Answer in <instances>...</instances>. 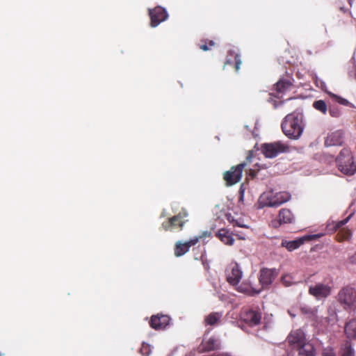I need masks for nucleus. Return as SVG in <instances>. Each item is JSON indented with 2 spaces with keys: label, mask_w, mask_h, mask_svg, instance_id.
<instances>
[{
  "label": "nucleus",
  "mask_w": 356,
  "mask_h": 356,
  "mask_svg": "<svg viewBox=\"0 0 356 356\" xmlns=\"http://www.w3.org/2000/svg\"><path fill=\"white\" fill-rule=\"evenodd\" d=\"M282 129L288 138L298 139L304 129L302 114L297 112L288 114L282 123Z\"/></svg>",
  "instance_id": "1"
},
{
  "label": "nucleus",
  "mask_w": 356,
  "mask_h": 356,
  "mask_svg": "<svg viewBox=\"0 0 356 356\" xmlns=\"http://www.w3.org/2000/svg\"><path fill=\"white\" fill-rule=\"evenodd\" d=\"M290 346L298 350L299 356H314V348L307 341L305 334L301 330H293L287 337Z\"/></svg>",
  "instance_id": "2"
},
{
  "label": "nucleus",
  "mask_w": 356,
  "mask_h": 356,
  "mask_svg": "<svg viewBox=\"0 0 356 356\" xmlns=\"http://www.w3.org/2000/svg\"><path fill=\"white\" fill-rule=\"evenodd\" d=\"M334 282L332 275L326 274L314 284L309 286L308 293L316 300L326 299L332 293Z\"/></svg>",
  "instance_id": "3"
},
{
  "label": "nucleus",
  "mask_w": 356,
  "mask_h": 356,
  "mask_svg": "<svg viewBox=\"0 0 356 356\" xmlns=\"http://www.w3.org/2000/svg\"><path fill=\"white\" fill-rule=\"evenodd\" d=\"M335 161L339 171L346 175H353L356 172V164L354 161L353 153L350 148H343Z\"/></svg>",
  "instance_id": "4"
},
{
  "label": "nucleus",
  "mask_w": 356,
  "mask_h": 356,
  "mask_svg": "<svg viewBox=\"0 0 356 356\" xmlns=\"http://www.w3.org/2000/svg\"><path fill=\"white\" fill-rule=\"evenodd\" d=\"M291 195L285 191L274 193L268 191L260 197V204L263 207H277L290 200Z\"/></svg>",
  "instance_id": "5"
},
{
  "label": "nucleus",
  "mask_w": 356,
  "mask_h": 356,
  "mask_svg": "<svg viewBox=\"0 0 356 356\" xmlns=\"http://www.w3.org/2000/svg\"><path fill=\"white\" fill-rule=\"evenodd\" d=\"M337 301L345 309L356 305V289L350 285L343 286L337 295Z\"/></svg>",
  "instance_id": "6"
},
{
  "label": "nucleus",
  "mask_w": 356,
  "mask_h": 356,
  "mask_svg": "<svg viewBox=\"0 0 356 356\" xmlns=\"http://www.w3.org/2000/svg\"><path fill=\"white\" fill-rule=\"evenodd\" d=\"M261 152L266 158H275L281 153L288 152L289 146L281 141L263 143L260 148Z\"/></svg>",
  "instance_id": "7"
},
{
  "label": "nucleus",
  "mask_w": 356,
  "mask_h": 356,
  "mask_svg": "<svg viewBox=\"0 0 356 356\" xmlns=\"http://www.w3.org/2000/svg\"><path fill=\"white\" fill-rule=\"evenodd\" d=\"M188 216V212L186 209H182L178 214L168 218L161 224V228L165 231H172L173 229L182 230L186 222L184 218Z\"/></svg>",
  "instance_id": "8"
},
{
  "label": "nucleus",
  "mask_w": 356,
  "mask_h": 356,
  "mask_svg": "<svg viewBox=\"0 0 356 356\" xmlns=\"http://www.w3.org/2000/svg\"><path fill=\"white\" fill-rule=\"evenodd\" d=\"M245 165V163H241L236 166H232L229 170L224 172L223 179L227 186L236 184L241 180Z\"/></svg>",
  "instance_id": "9"
},
{
  "label": "nucleus",
  "mask_w": 356,
  "mask_h": 356,
  "mask_svg": "<svg viewBox=\"0 0 356 356\" xmlns=\"http://www.w3.org/2000/svg\"><path fill=\"white\" fill-rule=\"evenodd\" d=\"M243 272L237 262H232L226 269V277L229 284L232 286L237 285L241 281Z\"/></svg>",
  "instance_id": "10"
},
{
  "label": "nucleus",
  "mask_w": 356,
  "mask_h": 356,
  "mask_svg": "<svg viewBox=\"0 0 356 356\" xmlns=\"http://www.w3.org/2000/svg\"><path fill=\"white\" fill-rule=\"evenodd\" d=\"M242 320L250 326H255L260 324L261 313L252 309H244L241 312Z\"/></svg>",
  "instance_id": "11"
},
{
  "label": "nucleus",
  "mask_w": 356,
  "mask_h": 356,
  "mask_svg": "<svg viewBox=\"0 0 356 356\" xmlns=\"http://www.w3.org/2000/svg\"><path fill=\"white\" fill-rule=\"evenodd\" d=\"M149 15L151 19L150 25L152 27L157 26L161 22L165 21L168 17L165 9L161 6H156L153 9H149Z\"/></svg>",
  "instance_id": "12"
},
{
  "label": "nucleus",
  "mask_w": 356,
  "mask_h": 356,
  "mask_svg": "<svg viewBox=\"0 0 356 356\" xmlns=\"http://www.w3.org/2000/svg\"><path fill=\"white\" fill-rule=\"evenodd\" d=\"M278 273L275 268H262L260 270L259 282L263 287H267L273 283Z\"/></svg>",
  "instance_id": "13"
},
{
  "label": "nucleus",
  "mask_w": 356,
  "mask_h": 356,
  "mask_svg": "<svg viewBox=\"0 0 356 356\" xmlns=\"http://www.w3.org/2000/svg\"><path fill=\"white\" fill-rule=\"evenodd\" d=\"M344 140V132L342 130H337L329 133L325 138V146H341Z\"/></svg>",
  "instance_id": "14"
},
{
  "label": "nucleus",
  "mask_w": 356,
  "mask_h": 356,
  "mask_svg": "<svg viewBox=\"0 0 356 356\" xmlns=\"http://www.w3.org/2000/svg\"><path fill=\"white\" fill-rule=\"evenodd\" d=\"M170 321V318L169 316L158 314L151 317L149 323L152 328L160 330L165 329L169 324Z\"/></svg>",
  "instance_id": "15"
},
{
  "label": "nucleus",
  "mask_w": 356,
  "mask_h": 356,
  "mask_svg": "<svg viewBox=\"0 0 356 356\" xmlns=\"http://www.w3.org/2000/svg\"><path fill=\"white\" fill-rule=\"evenodd\" d=\"M197 243V238H191L188 241H186L185 243L177 241L175 245L174 254L177 257H181L186 254V252H188L191 246H193Z\"/></svg>",
  "instance_id": "16"
},
{
  "label": "nucleus",
  "mask_w": 356,
  "mask_h": 356,
  "mask_svg": "<svg viewBox=\"0 0 356 356\" xmlns=\"http://www.w3.org/2000/svg\"><path fill=\"white\" fill-rule=\"evenodd\" d=\"M293 220V215L289 209H282L278 215V220L271 222L273 227H277L282 223H291Z\"/></svg>",
  "instance_id": "17"
},
{
  "label": "nucleus",
  "mask_w": 356,
  "mask_h": 356,
  "mask_svg": "<svg viewBox=\"0 0 356 356\" xmlns=\"http://www.w3.org/2000/svg\"><path fill=\"white\" fill-rule=\"evenodd\" d=\"M242 63L241 56L239 54L236 52L234 50H230L228 51L226 60L224 64V67L227 65H233L236 72L240 70L241 65Z\"/></svg>",
  "instance_id": "18"
},
{
  "label": "nucleus",
  "mask_w": 356,
  "mask_h": 356,
  "mask_svg": "<svg viewBox=\"0 0 356 356\" xmlns=\"http://www.w3.org/2000/svg\"><path fill=\"white\" fill-rule=\"evenodd\" d=\"M311 239V236H305L293 241L282 240L281 246L286 248L289 251L291 252L298 248L302 245L305 241Z\"/></svg>",
  "instance_id": "19"
},
{
  "label": "nucleus",
  "mask_w": 356,
  "mask_h": 356,
  "mask_svg": "<svg viewBox=\"0 0 356 356\" xmlns=\"http://www.w3.org/2000/svg\"><path fill=\"white\" fill-rule=\"evenodd\" d=\"M293 88V83L291 80L285 78L280 79L275 84V88L276 90L277 96L285 94L286 92L290 91Z\"/></svg>",
  "instance_id": "20"
},
{
  "label": "nucleus",
  "mask_w": 356,
  "mask_h": 356,
  "mask_svg": "<svg viewBox=\"0 0 356 356\" xmlns=\"http://www.w3.org/2000/svg\"><path fill=\"white\" fill-rule=\"evenodd\" d=\"M200 347L202 351L209 352L219 349L220 348V345L216 339L209 337L208 339L204 338L203 339Z\"/></svg>",
  "instance_id": "21"
},
{
  "label": "nucleus",
  "mask_w": 356,
  "mask_h": 356,
  "mask_svg": "<svg viewBox=\"0 0 356 356\" xmlns=\"http://www.w3.org/2000/svg\"><path fill=\"white\" fill-rule=\"evenodd\" d=\"M344 332L349 339H356V320L351 319L345 324Z\"/></svg>",
  "instance_id": "22"
},
{
  "label": "nucleus",
  "mask_w": 356,
  "mask_h": 356,
  "mask_svg": "<svg viewBox=\"0 0 356 356\" xmlns=\"http://www.w3.org/2000/svg\"><path fill=\"white\" fill-rule=\"evenodd\" d=\"M216 235L225 245H232L234 244V239L227 229H220Z\"/></svg>",
  "instance_id": "23"
},
{
  "label": "nucleus",
  "mask_w": 356,
  "mask_h": 356,
  "mask_svg": "<svg viewBox=\"0 0 356 356\" xmlns=\"http://www.w3.org/2000/svg\"><path fill=\"white\" fill-rule=\"evenodd\" d=\"M222 316L221 312H212L207 315L204 318V323L207 325H216L220 321Z\"/></svg>",
  "instance_id": "24"
},
{
  "label": "nucleus",
  "mask_w": 356,
  "mask_h": 356,
  "mask_svg": "<svg viewBox=\"0 0 356 356\" xmlns=\"http://www.w3.org/2000/svg\"><path fill=\"white\" fill-rule=\"evenodd\" d=\"M341 356H354L355 351L352 348L350 341H346L341 346L340 351Z\"/></svg>",
  "instance_id": "25"
},
{
  "label": "nucleus",
  "mask_w": 356,
  "mask_h": 356,
  "mask_svg": "<svg viewBox=\"0 0 356 356\" xmlns=\"http://www.w3.org/2000/svg\"><path fill=\"white\" fill-rule=\"evenodd\" d=\"M313 106L317 111L325 114L327 111V104L323 100H317L313 103Z\"/></svg>",
  "instance_id": "26"
},
{
  "label": "nucleus",
  "mask_w": 356,
  "mask_h": 356,
  "mask_svg": "<svg viewBox=\"0 0 356 356\" xmlns=\"http://www.w3.org/2000/svg\"><path fill=\"white\" fill-rule=\"evenodd\" d=\"M215 44H216V43L213 40H201L200 43L199 44V47L202 50L207 51L211 49V48L213 47H214Z\"/></svg>",
  "instance_id": "27"
},
{
  "label": "nucleus",
  "mask_w": 356,
  "mask_h": 356,
  "mask_svg": "<svg viewBox=\"0 0 356 356\" xmlns=\"http://www.w3.org/2000/svg\"><path fill=\"white\" fill-rule=\"evenodd\" d=\"M351 231L348 229L343 228L340 230L337 236L339 238V241L348 240L351 236Z\"/></svg>",
  "instance_id": "28"
},
{
  "label": "nucleus",
  "mask_w": 356,
  "mask_h": 356,
  "mask_svg": "<svg viewBox=\"0 0 356 356\" xmlns=\"http://www.w3.org/2000/svg\"><path fill=\"white\" fill-rule=\"evenodd\" d=\"M352 216H353V214H350L347 218H346L345 219H343L342 220H339L338 222H333V225H334L333 230L337 231L338 229H340L343 225H345L349 221V220L350 219Z\"/></svg>",
  "instance_id": "29"
},
{
  "label": "nucleus",
  "mask_w": 356,
  "mask_h": 356,
  "mask_svg": "<svg viewBox=\"0 0 356 356\" xmlns=\"http://www.w3.org/2000/svg\"><path fill=\"white\" fill-rule=\"evenodd\" d=\"M140 352L143 356H149L152 352L150 345L146 343H143L141 348L140 349Z\"/></svg>",
  "instance_id": "30"
},
{
  "label": "nucleus",
  "mask_w": 356,
  "mask_h": 356,
  "mask_svg": "<svg viewBox=\"0 0 356 356\" xmlns=\"http://www.w3.org/2000/svg\"><path fill=\"white\" fill-rule=\"evenodd\" d=\"M282 282L286 286H289L292 284V277L289 275H284L282 277Z\"/></svg>",
  "instance_id": "31"
},
{
  "label": "nucleus",
  "mask_w": 356,
  "mask_h": 356,
  "mask_svg": "<svg viewBox=\"0 0 356 356\" xmlns=\"http://www.w3.org/2000/svg\"><path fill=\"white\" fill-rule=\"evenodd\" d=\"M211 236V232H209V231H204L200 235H199L198 236H194L193 238H197V243L201 240V239H204L206 238H209Z\"/></svg>",
  "instance_id": "32"
},
{
  "label": "nucleus",
  "mask_w": 356,
  "mask_h": 356,
  "mask_svg": "<svg viewBox=\"0 0 356 356\" xmlns=\"http://www.w3.org/2000/svg\"><path fill=\"white\" fill-rule=\"evenodd\" d=\"M300 311L302 314H311V315H314V313H315V311L314 309H313L311 307H307V306H305V307H302L300 308Z\"/></svg>",
  "instance_id": "33"
},
{
  "label": "nucleus",
  "mask_w": 356,
  "mask_h": 356,
  "mask_svg": "<svg viewBox=\"0 0 356 356\" xmlns=\"http://www.w3.org/2000/svg\"><path fill=\"white\" fill-rule=\"evenodd\" d=\"M329 113L334 118H338L340 115V111L337 108H330Z\"/></svg>",
  "instance_id": "34"
},
{
  "label": "nucleus",
  "mask_w": 356,
  "mask_h": 356,
  "mask_svg": "<svg viewBox=\"0 0 356 356\" xmlns=\"http://www.w3.org/2000/svg\"><path fill=\"white\" fill-rule=\"evenodd\" d=\"M322 356H336V354L332 348L324 349Z\"/></svg>",
  "instance_id": "35"
},
{
  "label": "nucleus",
  "mask_w": 356,
  "mask_h": 356,
  "mask_svg": "<svg viewBox=\"0 0 356 356\" xmlns=\"http://www.w3.org/2000/svg\"><path fill=\"white\" fill-rule=\"evenodd\" d=\"M334 98L337 99V102L343 105H347L348 101L342 97H337V95H334Z\"/></svg>",
  "instance_id": "36"
},
{
  "label": "nucleus",
  "mask_w": 356,
  "mask_h": 356,
  "mask_svg": "<svg viewBox=\"0 0 356 356\" xmlns=\"http://www.w3.org/2000/svg\"><path fill=\"white\" fill-rule=\"evenodd\" d=\"M349 261L351 264H356V252L349 257Z\"/></svg>",
  "instance_id": "37"
},
{
  "label": "nucleus",
  "mask_w": 356,
  "mask_h": 356,
  "mask_svg": "<svg viewBox=\"0 0 356 356\" xmlns=\"http://www.w3.org/2000/svg\"><path fill=\"white\" fill-rule=\"evenodd\" d=\"M250 175L252 176V177H255L256 175H255V172L252 170H250Z\"/></svg>",
  "instance_id": "38"
},
{
  "label": "nucleus",
  "mask_w": 356,
  "mask_h": 356,
  "mask_svg": "<svg viewBox=\"0 0 356 356\" xmlns=\"http://www.w3.org/2000/svg\"><path fill=\"white\" fill-rule=\"evenodd\" d=\"M236 225L238 227H245L244 225H241V224L238 223L237 222H236Z\"/></svg>",
  "instance_id": "39"
}]
</instances>
